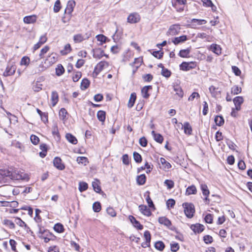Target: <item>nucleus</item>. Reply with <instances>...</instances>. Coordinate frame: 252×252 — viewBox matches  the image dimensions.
Segmentation results:
<instances>
[{
	"instance_id": "20",
	"label": "nucleus",
	"mask_w": 252,
	"mask_h": 252,
	"mask_svg": "<svg viewBox=\"0 0 252 252\" xmlns=\"http://www.w3.org/2000/svg\"><path fill=\"white\" fill-rule=\"evenodd\" d=\"M152 89V86L149 85L144 86L141 90L142 96L144 98H148L150 96V94L148 93V92L149 90Z\"/></svg>"
},
{
	"instance_id": "15",
	"label": "nucleus",
	"mask_w": 252,
	"mask_h": 252,
	"mask_svg": "<svg viewBox=\"0 0 252 252\" xmlns=\"http://www.w3.org/2000/svg\"><path fill=\"white\" fill-rule=\"evenodd\" d=\"M12 172L10 173V178L12 180H20L23 179V177L22 174H20L18 170H12Z\"/></svg>"
},
{
	"instance_id": "7",
	"label": "nucleus",
	"mask_w": 252,
	"mask_h": 252,
	"mask_svg": "<svg viewBox=\"0 0 252 252\" xmlns=\"http://www.w3.org/2000/svg\"><path fill=\"white\" fill-rule=\"evenodd\" d=\"M179 125L182 126V128L184 129V133L188 135H191L192 133V129L190 124L188 122H185L184 125L181 123H179Z\"/></svg>"
},
{
	"instance_id": "48",
	"label": "nucleus",
	"mask_w": 252,
	"mask_h": 252,
	"mask_svg": "<svg viewBox=\"0 0 252 252\" xmlns=\"http://www.w3.org/2000/svg\"><path fill=\"white\" fill-rule=\"evenodd\" d=\"M67 114V112L64 108H61L59 111V116L62 120H64L66 118Z\"/></svg>"
},
{
	"instance_id": "9",
	"label": "nucleus",
	"mask_w": 252,
	"mask_h": 252,
	"mask_svg": "<svg viewBox=\"0 0 252 252\" xmlns=\"http://www.w3.org/2000/svg\"><path fill=\"white\" fill-rule=\"evenodd\" d=\"M180 27L179 25H173L170 26L168 31L169 34L171 35H176L180 32Z\"/></svg>"
},
{
	"instance_id": "30",
	"label": "nucleus",
	"mask_w": 252,
	"mask_h": 252,
	"mask_svg": "<svg viewBox=\"0 0 252 252\" xmlns=\"http://www.w3.org/2000/svg\"><path fill=\"white\" fill-rule=\"evenodd\" d=\"M214 121L216 124L218 126H222L224 123V119L221 115L216 116Z\"/></svg>"
},
{
	"instance_id": "52",
	"label": "nucleus",
	"mask_w": 252,
	"mask_h": 252,
	"mask_svg": "<svg viewBox=\"0 0 252 252\" xmlns=\"http://www.w3.org/2000/svg\"><path fill=\"white\" fill-rule=\"evenodd\" d=\"M161 74L162 76L168 78L171 76V73L170 70L165 68L164 69H162Z\"/></svg>"
},
{
	"instance_id": "19",
	"label": "nucleus",
	"mask_w": 252,
	"mask_h": 252,
	"mask_svg": "<svg viewBox=\"0 0 252 252\" xmlns=\"http://www.w3.org/2000/svg\"><path fill=\"white\" fill-rule=\"evenodd\" d=\"M150 192L149 191H147L145 194L144 196L146 197V200L150 208L155 210V207L154 203L150 196Z\"/></svg>"
},
{
	"instance_id": "29",
	"label": "nucleus",
	"mask_w": 252,
	"mask_h": 252,
	"mask_svg": "<svg viewBox=\"0 0 252 252\" xmlns=\"http://www.w3.org/2000/svg\"><path fill=\"white\" fill-rule=\"evenodd\" d=\"M146 180V177L145 174H141L138 176L136 178V182L139 185H144Z\"/></svg>"
},
{
	"instance_id": "26",
	"label": "nucleus",
	"mask_w": 252,
	"mask_h": 252,
	"mask_svg": "<svg viewBox=\"0 0 252 252\" xmlns=\"http://www.w3.org/2000/svg\"><path fill=\"white\" fill-rule=\"evenodd\" d=\"M136 94L135 93H133L131 94L130 96V98H129L128 104H127V106L128 108H131L133 106L135 101L136 100Z\"/></svg>"
},
{
	"instance_id": "57",
	"label": "nucleus",
	"mask_w": 252,
	"mask_h": 252,
	"mask_svg": "<svg viewBox=\"0 0 252 252\" xmlns=\"http://www.w3.org/2000/svg\"><path fill=\"white\" fill-rule=\"evenodd\" d=\"M15 222L20 226L23 227L24 226H27V224L23 221L20 218H16L15 220Z\"/></svg>"
},
{
	"instance_id": "38",
	"label": "nucleus",
	"mask_w": 252,
	"mask_h": 252,
	"mask_svg": "<svg viewBox=\"0 0 252 252\" xmlns=\"http://www.w3.org/2000/svg\"><path fill=\"white\" fill-rule=\"evenodd\" d=\"M76 161L79 164H84V165H86L89 162L88 158L85 157H78Z\"/></svg>"
},
{
	"instance_id": "11",
	"label": "nucleus",
	"mask_w": 252,
	"mask_h": 252,
	"mask_svg": "<svg viewBox=\"0 0 252 252\" xmlns=\"http://www.w3.org/2000/svg\"><path fill=\"white\" fill-rule=\"evenodd\" d=\"M139 210L144 215L149 217L152 215V212L147 206L140 205L139 206Z\"/></svg>"
},
{
	"instance_id": "32",
	"label": "nucleus",
	"mask_w": 252,
	"mask_h": 252,
	"mask_svg": "<svg viewBox=\"0 0 252 252\" xmlns=\"http://www.w3.org/2000/svg\"><path fill=\"white\" fill-rule=\"evenodd\" d=\"M155 247L157 250L162 251L165 248V245L163 242L158 241L155 243Z\"/></svg>"
},
{
	"instance_id": "53",
	"label": "nucleus",
	"mask_w": 252,
	"mask_h": 252,
	"mask_svg": "<svg viewBox=\"0 0 252 252\" xmlns=\"http://www.w3.org/2000/svg\"><path fill=\"white\" fill-rule=\"evenodd\" d=\"M218 89V88H216L215 86H211L209 88V91L211 93V94H212V95L213 96V97H215L217 94V90Z\"/></svg>"
},
{
	"instance_id": "4",
	"label": "nucleus",
	"mask_w": 252,
	"mask_h": 252,
	"mask_svg": "<svg viewBox=\"0 0 252 252\" xmlns=\"http://www.w3.org/2000/svg\"><path fill=\"white\" fill-rule=\"evenodd\" d=\"M158 221L160 224H163L168 228H170L171 230H173V229L172 228H170V226L172 225V223L171 221L165 217H159L158 219Z\"/></svg>"
},
{
	"instance_id": "36",
	"label": "nucleus",
	"mask_w": 252,
	"mask_h": 252,
	"mask_svg": "<svg viewBox=\"0 0 252 252\" xmlns=\"http://www.w3.org/2000/svg\"><path fill=\"white\" fill-rule=\"evenodd\" d=\"M106 113L104 111L99 110L97 112V117L98 119L101 122H104L105 120Z\"/></svg>"
},
{
	"instance_id": "45",
	"label": "nucleus",
	"mask_w": 252,
	"mask_h": 252,
	"mask_svg": "<svg viewBox=\"0 0 252 252\" xmlns=\"http://www.w3.org/2000/svg\"><path fill=\"white\" fill-rule=\"evenodd\" d=\"M133 158L136 162L140 163L142 161L141 156L136 152H134L133 154Z\"/></svg>"
},
{
	"instance_id": "60",
	"label": "nucleus",
	"mask_w": 252,
	"mask_h": 252,
	"mask_svg": "<svg viewBox=\"0 0 252 252\" xmlns=\"http://www.w3.org/2000/svg\"><path fill=\"white\" fill-rule=\"evenodd\" d=\"M148 141L145 137H142L139 139L140 145L143 147H145L147 145Z\"/></svg>"
},
{
	"instance_id": "46",
	"label": "nucleus",
	"mask_w": 252,
	"mask_h": 252,
	"mask_svg": "<svg viewBox=\"0 0 252 252\" xmlns=\"http://www.w3.org/2000/svg\"><path fill=\"white\" fill-rule=\"evenodd\" d=\"M164 184L167 187V189H171L174 187V183L172 180H166L164 181Z\"/></svg>"
},
{
	"instance_id": "13",
	"label": "nucleus",
	"mask_w": 252,
	"mask_h": 252,
	"mask_svg": "<svg viewBox=\"0 0 252 252\" xmlns=\"http://www.w3.org/2000/svg\"><path fill=\"white\" fill-rule=\"evenodd\" d=\"M93 57L94 58L100 59L105 55L104 51L101 50L100 48L94 49H93Z\"/></svg>"
},
{
	"instance_id": "5",
	"label": "nucleus",
	"mask_w": 252,
	"mask_h": 252,
	"mask_svg": "<svg viewBox=\"0 0 252 252\" xmlns=\"http://www.w3.org/2000/svg\"><path fill=\"white\" fill-rule=\"evenodd\" d=\"M244 102V98L242 96H236L233 99V102L236 111L241 110V105Z\"/></svg>"
},
{
	"instance_id": "41",
	"label": "nucleus",
	"mask_w": 252,
	"mask_h": 252,
	"mask_svg": "<svg viewBox=\"0 0 252 252\" xmlns=\"http://www.w3.org/2000/svg\"><path fill=\"white\" fill-rule=\"evenodd\" d=\"M93 209L94 212H99L100 211L101 207L99 202H95L93 205Z\"/></svg>"
},
{
	"instance_id": "2",
	"label": "nucleus",
	"mask_w": 252,
	"mask_h": 252,
	"mask_svg": "<svg viewBox=\"0 0 252 252\" xmlns=\"http://www.w3.org/2000/svg\"><path fill=\"white\" fill-rule=\"evenodd\" d=\"M108 65V63L106 61L100 62L94 67L93 73L94 74H95V76H97L103 69L104 67H107Z\"/></svg>"
},
{
	"instance_id": "23",
	"label": "nucleus",
	"mask_w": 252,
	"mask_h": 252,
	"mask_svg": "<svg viewBox=\"0 0 252 252\" xmlns=\"http://www.w3.org/2000/svg\"><path fill=\"white\" fill-rule=\"evenodd\" d=\"M152 134L154 137V140L160 143L161 144L163 141V136L159 133H156V132L154 130L152 131Z\"/></svg>"
},
{
	"instance_id": "16",
	"label": "nucleus",
	"mask_w": 252,
	"mask_h": 252,
	"mask_svg": "<svg viewBox=\"0 0 252 252\" xmlns=\"http://www.w3.org/2000/svg\"><path fill=\"white\" fill-rule=\"evenodd\" d=\"M16 67L15 65L7 66L5 71L3 72V76H8L13 75L16 71Z\"/></svg>"
},
{
	"instance_id": "24",
	"label": "nucleus",
	"mask_w": 252,
	"mask_h": 252,
	"mask_svg": "<svg viewBox=\"0 0 252 252\" xmlns=\"http://www.w3.org/2000/svg\"><path fill=\"white\" fill-rule=\"evenodd\" d=\"M210 50L217 55L221 54V48L220 46L217 44H212L210 47Z\"/></svg>"
},
{
	"instance_id": "58",
	"label": "nucleus",
	"mask_w": 252,
	"mask_h": 252,
	"mask_svg": "<svg viewBox=\"0 0 252 252\" xmlns=\"http://www.w3.org/2000/svg\"><path fill=\"white\" fill-rule=\"evenodd\" d=\"M152 55L156 58L160 59L162 58L163 53L160 51H154Z\"/></svg>"
},
{
	"instance_id": "1",
	"label": "nucleus",
	"mask_w": 252,
	"mask_h": 252,
	"mask_svg": "<svg viewBox=\"0 0 252 252\" xmlns=\"http://www.w3.org/2000/svg\"><path fill=\"white\" fill-rule=\"evenodd\" d=\"M183 207L184 208V212L186 216L188 218H192L195 213L194 205L192 203H184Z\"/></svg>"
},
{
	"instance_id": "33",
	"label": "nucleus",
	"mask_w": 252,
	"mask_h": 252,
	"mask_svg": "<svg viewBox=\"0 0 252 252\" xmlns=\"http://www.w3.org/2000/svg\"><path fill=\"white\" fill-rule=\"evenodd\" d=\"M160 162L165 169H168L171 167L170 163L167 161L166 159L163 158H160Z\"/></svg>"
},
{
	"instance_id": "55",
	"label": "nucleus",
	"mask_w": 252,
	"mask_h": 252,
	"mask_svg": "<svg viewBox=\"0 0 252 252\" xmlns=\"http://www.w3.org/2000/svg\"><path fill=\"white\" fill-rule=\"evenodd\" d=\"M31 141L34 145L37 144L39 142V138L35 135H32L31 136Z\"/></svg>"
},
{
	"instance_id": "50",
	"label": "nucleus",
	"mask_w": 252,
	"mask_h": 252,
	"mask_svg": "<svg viewBox=\"0 0 252 252\" xmlns=\"http://www.w3.org/2000/svg\"><path fill=\"white\" fill-rule=\"evenodd\" d=\"M191 23H196L197 25H201L205 24L207 23V21L203 19H192L191 20Z\"/></svg>"
},
{
	"instance_id": "21",
	"label": "nucleus",
	"mask_w": 252,
	"mask_h": 252,
	"mask_svg": "<svg viewBox=\"0 0 252 252\" xmlns=\"http://www.w3.org/2000/svg\"><path fill=\"white\" fill-rule=\"evenodd\" d=\"M187 40V35H183L179 37H176L172 39V41L174 44L177 45L180 43L185 42Z\"/></svg>"
},
{
	"instance_id": "14",
	"label": "nucleus",
	"mask_w": 252,
	"mask_h": 252,
	"mask_svg": "<svg viewBox=\"0 0 252 252\" xmlns=\"http://www.w3.org/2000/svg\"><path fill=\"white\" fill-rule=\"evenodd\" d=\"M173 88L174 91L176 92V94L180 98H182L184 95V92L181 86L177 83H174L173 84Z\"/></svg>"
},
{
	"instance_id": "35",
	"label": "nucleus",
	"mask_w": 252,
	"mask_h": 252,
	"mask_svg": "<svg viewBox=\"0 0 252 252\" xmlns=\"http://www.w3.org/2000/svg\"><path fill=\"white\" fill-rule=\"evenodd\" d=\"M54 229L58 233H62L64 231V227L62 224L58 223L54 226Z\"/></svg>"
},
{
	"instance_id": "44",
	"label": "nucleus",
	"mask_w": 252,
	"mask_h": 252,
	"mask_svg": "<svg viewBox=\"0 0 252 252\" xmlns=\"http://www.w3.org/2000/svg\"><path fill=\"white\" fill-rule=\"evenodd\" d=\"M241 91V88L238 86H234L231 88V93L234 95L240 94Z\"/></svg>"
},
{
	"instance_id": "49",
	"label": "nucleus",
	"mask_w": 252,
	"mask_h": 252,
	"mask_svg": "<svg viewBox=\"0 0 252 252\" xmlns=\"http://www.w3.org/2000/svg\"><path fill=\"white\" fill-rule=\"evenodd\" d=\"M61 8V2L60 0H57L55 3L54 6V11L55 13L58 12Z\"/></svg>"
},
{
	"instance_id": "42",
	"label": "nucleus",
	"mask_w": 252,
	"mask_h": 252,
	"mask_svg": "<svg viewBox=\"0 0 252 252\" xmlns=\"http://www.w3.org/2000/svg\"><path fill=\"white\" fill-rule=\"evenodd\" d=\"M30 62V58L27 56H24L21 59L20 64L21 65H24L26 66H28Z\"/></svg>"
},
{
	"instance_id": "37",
	"label": "nucleus",
	"mask_w": 252,
	"mask_h": 252,
	"mask_svg": "<svg viewBox=\"0 0 252 252\" xmlns=\"http://www.w3.org/2000/svg\"><path fill=\"white\" fill-rule=\"evenodd\" d=\"M92 186L94 190L97 193H100L101 191V188L98 184V181L97 180L96 181L93 182Z\"/></svg>"
},
{
	"instance_id": "51",
	"label": "nucleus",
	"mask_w": 252,
	"mask_h": 252,
	"mask_svg": "<svg viewBox=\"0 0 252 252\" xmlns=\"http://www.w3.org/2000/svg\"><path fill=\"white\" fill-rule=\"evenodd\" d=\"M106 211L107 214L112 217L116 216V211L112 207H109L107 208Z\"/></svg>"
},
{
	"instance_id": "40",
	"label": "nucleus",
	"mask_w": 252,
	"mask_h": 252,
	"mask_svg": "<svg viewBox=\"0 0 252 252\" xmlns=\"http://www.w3.org/2000/svg\"><path fill=\"white\" fill-rule=\"evenodd\" d=\"M88 185L87 183L84 182H80L79 184V190L82 192L84 191H85L88 189Z\"/></svg>"
},
{
	"instance_id": "39",
	"label": "nucleus",
	"mask_w": 252,
	"mask_h": 252,
	"mask_svg": "<svg viewBox=\"0 0 252 252\" xmlns=\"http://www.w3.org/2000/svg\"><path fill=\"white\" fill-rule=\"evenodd\" d=\"M190 53L189 49L181 50L179 53V56L182 58H187L189 56Z\"/></svg>"
},
{
	"instance_id": "63",
	"label": "nucleus",
	"mask_w": 252,
	"mask_h": 252,
	"mask_svg": "<svg viewBox=\"0 0 252 252\" xmlns=\"http://www.w3.org/2000/svg\"><path fill=\"white\" fill-rule=\"evenodd\" d=\"M123 163L125 165H128L129 163V157L127 154H125L122 157Z\"/></svg>"
},
{
	"instance_id": "18",
	"label": "nucleus",
	"mask_w": 252,
	"mask_h": 252,
	"mask_svg": "<svg viewBox=\"0 0 252 252\" xmlns=\"http://www.w3.org/2000/svg\"><path fill=\"white\" fill-rule=\"evenodd\" d=\"M191 64L194 65V63L192 62L191 63H187V62H183L180 65V69L184 70V71H188L190 69L193 68L194 67L191 66Z\"/></svg>"
},
{
	"instance_id": "34",
	"label": "nucleus",
	"mask_w": 252,
	"mask_h": 252,
	"mask_svg": "<svg viewBox=\"0 0 252 252\" xmlns=\"http://www.w3.org/2000/svg\"><path fill=\"white\" fill-rule=\"evenodd\" d=\"M64 72V69L63 66L59 64L57 65V67L56 68V75L58 76L62 75Z\"/></svg>"
},
{
	"instance_id": "59",
	"label": "nucleus",
	"mask_w": 252,
	"mask_h": 252,
	"mask_svg": "<svg viewBox=\"0 0 252 252\" xmlns=\"http://www.w3.org/2000/svg\"><path fill=\"white\" fill-rule=\"evenodd\" d=\"M4 224L8 225L10 228L13 229L15 227V224L11 220H4Z\"/></svg>"
},
{
	"instance_id": "64",
	"label": "nucleus",
	"mask_w": 252,
	"mask_h": 252,
	"mask_svg": "<svg viewBox=\"0 0 252 252\" xmlns=\"http://www.w3.org/2000/svg\"><path fill=\"white\" fill-rule=\"evenodd\" d=\"M82 76V73L80 71H77L75 75L72 77L73 81L75 82H77Z\"/></svg>"
},
{
	"instance_id": "22",
	"label": "nucleus",
	"mask_w": 252,
	"mask_h": 252,
	"mask_svg": "<svg viewBox=\"0 0 252 252\" xmlns=\"http://www.w3.org/2000/svg\"><path fill=\"white\" fill-rule=\"evenodd\" d=\"M23 21L26 24H32L36 22V16L34 15L27 16L24 18Z\"/></svg>"
},
{
	"instance_id": "56",
	"label": "nucleus",
	"mask_w": 252,
	"mask_h": 252,
	"mask_svg": "<svg viewBox=\"0 0 252 252\" xmlns=\"http://www.w3.org/2000/svg\"><path fill=\"white\" fill-rule=\"evenodd\" d=\"M203 240L206 244H211L213 242V239L212 236L207 235L204 236Z\"/></svg>"
},
{
	"instance_id": "27",
	"label": "nucleus",
	"mask_w": 252,
	"mask_h": 252,
	"mask_svg": "<svg viewBox=\"0 0 252 252\" xmlns=\"http://www.w3.org/2000/svg\"><path fill=\"white\" fill-rule=\"evenodd\" d=\"M59 100V96L57 92L53 91L51 95V101L53 106L56 105Z\"/></svg>"
},
{
	"instance_id": "43",
	"label": "nucleus",
	"mask_w": 252,
	"mask_h": 252,
	"mask_svg": "<svg viewBox=\"0 0 252 252\" xmlns=\"http://www.w3.org/2000/svg\"><path fill=\"white\" fill-rule=\"evenodd\" d=\"M85 38L81 34H77L74 35L73 39L75 42H81L84 40Z\"/></svg>"
},
{
	"instance_id": "17",
	"label": "nucleus",
	"mask_w": 252,
	"mask_h": 252,
	"mask_svg": "<svg viewBox=\"0 0 252 252\" xmlns=\"http://www.w3.org/2000/svg\"><path fill=\"white\" fill-rule=\"evenodd\" d=\"M129 219L133 226L138 230H142L143 228V226L133 216H129Z\"/></svg>"
},
{
	"instance_id": "10",
	"label": "nucleus",
	"mask_w": 252,
	"mask_h": 252,
	"mask_svg": "<svg viewBox=\"0 0 252 252\" xmlns=\"http://www.w3.org/2000/svg\"><path fill=\"white\" fill-rule=\"evenodd\" d=\"M200 188H201V189L202 190L203 195L206 196L204 200L206 201H208V203H209V200L208 198V196H209V195L210 194V191L208 188L207 186L205 184H201L200 185Z\"/></svg>"
},
{
	"instance_id": "8",
	"label": "nucleus",
	"mask_w": 252,
	"mask_h": 252,
	"mask_svg": "<svg viewBox=\"0 0 252 252\" xmlns=\"http://www.w3.org/2000/svg\"><path fill=\"white\" fill-rule=\"evenodd\" d=\"M190 228L195 233H200L204 230V226L202 224L196 223L192 224Z\"/></svg>"
},
{
	"instance_id": "54",
	"label": "nucleus",
	"mask_w": 252,
	"mask_h": 252,
	"mask_svg": "<svg viewBox=\"0 0 252 252\" xmlns=\"http://www.w3.org/2000/svg\"><path fill=\"white\" fill-rule=\"evenodd\" d=\"M205 221L206 223H212L213 222V217L211 214H208L204 218Z\"/></svg>"
},
{
	"instance_id": "61",
	"label": "nucleus",
	"mask_w": 252,
	"mask_h": 252,
	"mask_svg": "<svg viewBox=\"0 0 252 252\" xmlns=\"http://www.w3.org/2000/svg\"><path fill=\"white\" fill-rule=\"evenodd\" d=\"M9 244L11 247L12 250L15 252H18L16 248V245L17 244L16 242L13 239H10L9 240Z\"/></svg>"
},
{
	"instance_id": "47",
	"label": "nucleus",
	"mask_w": 252,
	"mask_h": 252,
	"mask_svg": "<svg viewBox=\"0 0 252 252\" xmlns=\"http://www.w3.org/2000/svg\"><path fill=\"white\" fill-rule=\"evenodd\" d=\"M96 38L98 41L100 42V44L102 45L103 43H105L107 39V37L103 34H98L96 36Z\"/></svg>"
},
{
	"instance_id": "12",
	"label": "nucleus",
	"mask_w": 252,
	"mask_h": 252,
	"mask_svg": "<svg viewBox=\"0 0 252 252\" xmlns=\"http://www.w3.org/2000/svg\"><path fill=\"white\" fill-rule=\"evenodd\" d=\"M75 5V2L74 0H69L68 1L66 7L65 9V13L71 14L73 10V8Z\"/></svg>"
},
{
	"instance_id": "6",
	"label": "nucleus",
	"mask_w": 252,
	"mask_h": 252,
	"mask_svg": "<svg viewBox=\"0 0 252 252\" xmlns=\"http://www.w3.org/2000/svg\"><path fill=\"white\" fill-rule=\"evenodd\" d=\"M54 165L59 170H63L65 168L64 165L62 163L60 158L56 157L53 160Z\"/></svg>"
},
{
	"instance_id": "25",
	"label": "nucleus",
	"mask_w": 252,
	"mask_h": 252,
	"mask_svg": "<svg viewBox=\"0 0 252 252\" xmlns=\"http://www.w3.org/2000/svg\"><path fill=\"white\" fill-rule=\"evenodd\" d=\"M197 193V189L195 186L191 185L187 188L186 191V194L189 195L191 194H195Z\"/></svg>"
},
{
	"instance_id": "62",
	"label": "nucleus",
	"mask_w": 252,
	"mask_h": 252,
	"mask_svg": "<svg viewBox=\"0 0 252 252\" xmlns=\"http://www.w3.org/2000/svg\"><path fill=\"white\" fill-rule=\"evenodd\" d=\"M232 69L233 72V73L236 75V76H240L241 71L240 69L236 66H232Z\"/></svg>"
},
{
	"instance_id": "3",
	"label": "nucleus",
	"mask_w": 252,
	"mask_h": 252,
	"mask_svg": "<svg viewBox=\"0 0 252 252\" xmlns=\"http://www.w3.org/2000/svg\"><path fill=\"white\" fill-rule=\"evenodd\" d=\"M140 20V16L136 12L130 14L127 18V22L130 24L137 23L139 22Z\"/></svg>"
},
{
	"instance_id": "28",
	"label": "nucleus",
	"mask_w": 252,
	"mask_h": 252,
	"mask_svg": "<svg viewBox=\"0 0 252 252\" xmlns=\"http://www.w3.org/2000/svg\"><path fill=\"white\" fill-rule=\"evenodd\" d=\"M66 139L72 144H76L77 143V139L76 138L70 133H67L65 135Z\"/></svg>"
},
{
	"instance_id": "31",
	"label": "nucleus",
	"mask_w": 252,
	"mask_h": 252,
	"mask_svg": "<svg viewBox=\"0 0 252 252\" xmlns=\"http://www.w3.org/2000/svg\"><path fill=\"white\" fill-rule=\"evenodd\" d=\"M90 81L86 78H84L82 80L81 83V89L82 90H85L87 89L90 86Z\"/></svg>"
}]
</instances>
